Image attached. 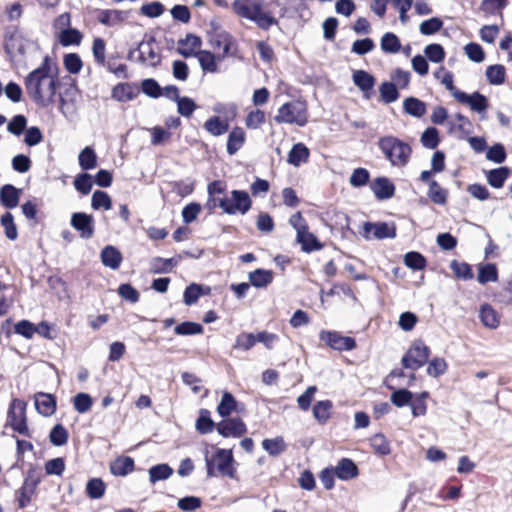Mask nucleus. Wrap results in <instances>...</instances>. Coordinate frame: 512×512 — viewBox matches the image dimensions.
Segmentation results:
<instances>
[{"instance_id":"nucleus-1","label":"nucleus","mask_w":512,"mask_h":512,"mask_svg":"<svg viewBox=\"0 0 512 512\" xmlns=\"http://www.w3.org/2000/svg\"><path fill=\"white\" fill-rule=\"evenodd\" d=\"M59 84L58 66L49 56H45L41 65L28 73L24 79L27 94L41 107H48L54 103Z\"/></svg>"},{"instance_id":"nucleus-2","label":"nucleus","mask_w":512,"mask_h":512,"mask_svg":"<svg viewBox=\"0 0 512 512\" xmlns=\"http://www.w3.org/2000/svg\"><path fill=\"white\" fill-rule=\"evenodd\" d=\"M232 9L237 16L254 22L262 30L278 25L273 12L265 9L262 0H235Z\"/></svg>"},{"instance_id":"nucleus-3","label":"nucleus","mask_w":512,"mask_h":512,"mask_svg":"<svg viewBox=\"0 0 512 512\" xmlns=\"http://www.w3.org/2000/svg\"><path fill=\"white\" fill-rule=\"evenodd\" d=\"M377 145L392 166L404 167L408 164L412 153L408 143L395 136H385L378 140Z\"/></svg>"},{"instance_id":"nucleus-4","label":"nucleus","mask_w":512,"mask_h":512,"mask_svg":"<svg viewBox=\"0 0 512 512\" xmlns=\"http://www.w3.org/2000/svg\"><path fill=\"white\" fill-rule=\"evenodd\" d=\"M289 224L296 231V242L301 245L303 252L311 253L323 248V244L309 231V226L301 212H296L289 218Z\"/></svg>"},{"instance_id":"nucleus-5","label":"nucleus","mask_w":512,"mask_h":512,"mask_svg":"<svg viewBox=\"0 0 512 512\" xmlns=\"http://www.w3.org/2000/svg\"><path fill=\"white\" fill-rule=\"evenodd\" d=\"M274 120L279 124H296L302 127L307 123L306 105L301 101L285 103L278 109Z\"/></svg>"},{"instance_id":"nucleus-6","label":"nucleus","mask_w":512,"mask_h":512,"mask_svg":"<svg viewBox=\"0 0 512 512\" xmlns=\"http://www.w3.org/2000/svg\"><path fill=\"white\" fill-rule=\"evenodd\" d=\"M429 355V347L422 340H415L402 357L401 363L404 368L416 371L427 362Z\"/></svg>"},{"instance_id":"nucleus-7","label":"nucleus","mask_w":512,"mask_h":512,"mask_svg":"<svg viewBox=\"0 0 512 512\" xmlns=\"http://www.w3.org/2000/svg\"><path fill=\"white\" fill-rule=\"evenodd\" d=\"M251 204L249 194L243 190H233L230 197L223 198L219 202L220 208L230 215L246 214L250 210Z\"/></svg>"},{"instance_id":"nucleus-8","label":"nucleus","mask_w":512,"mask_h":512,"mask_svg":"<svg viewBox=\"0 0 512 512\" xmlns=\"http://www.w3.org/2000/svg\"><path fill=\"white\" fill-rule=\"evenodd\" d=\"M139 61L147 66L155 67L161 61V55L154 37L143 40L138 45Z\"/></svg>"},{"instance_id":"nucleus-9","label":"nucleus","mask_w":512,"mask_h":512,"mask_svg":"<svg viewBox=\"0 0 512 512\" xmlns=\"http://www.w3.org/2000/svg\"><path fill=\"white\" fill-rule=\"evenodd\" d=\"M319 336L329 347L338 351H350L356 347L354 338L342 336L338 332L323 330Z\"/></svg>"},{"instance_id":"nucleus-10","label":"nucleus","mask_w":512,"mask_h":512,"mask_svg":"<svg viewBox=\"0 0 512 512\" xmlns=\"http://www.w3.org/2000/svg\"><path fill=\"white\" fill-rule=\"evenodd\" d=\"M25 407L26 405L23 401L14 399L8 412L11 427L20 434H26L28 431L25 418Z\"/></svg>"},{"instance_id":"nucleus-11","label":"nucleus","mask_w":512,"mask_h":512,"mask_svg":"<svg viewBox=\"0 0 512 512\" xmlns=\"http://www.w3.org/2000/svg\"><path fill=\"white\" fill-rule=\"evenodd\" d=\"M71 226L79 232L82 239H90L94 235V218L84 212H75L71 216Z\"/></svg>"},{"instance_id":"nucleus-12","label":"nucleus","mask_w":512,"mask_h":512,"mask_svg":"<svg viewBox=\"0 0 512 512\" xmlns=\"http://www.w3.org/2000/svg\"><path fill=\"white\" fill-rule=\"evenodd\" d=\"M217 471L222 476L230 478L235 477V469L233 467V455L231 450L218 449L212 458Z\"/></svg>"},{"instance_id":"nucleus-13","label":"nucleus","mask_w":512,"mask_h":512,"mask_svg":"<svg viewBox=\"0 0 512 512\" xmlns=\"http://www.w3.org/2000/svg\"><path fill=\"white\" fill-rule=\"evenodd\" d=\"M218 433L223 437H240L246 433V425L240 418L222 420L216 425Z\"/></svg>"},{"instance_id":"nucleus-14","label":"nucleus","mask_w":512,"mask_h":512,"mask_svg":"<svg viewBox=\"0 0 512 512\" xmlns=\"http://www.w3.org/2000/svg\"><path fill=\"white\" fill-rule=\"evenodd\" d=\"M370 234L376 239L394 238L396 236V228L385 222L365 223L364 237L370 239Z\"/></svg>"},{"instance_id":"nucleus-15","label":"nucleus","mask_w":512,"mask_h":512,"mask_svg":"<svg viewBox=\"0 0 512 512\" xmlns=\"http://www.w3.org/2000/svg\"><path fill=\"white\" fill-rule=\"evenodd\" d=\"M456 100L462 104L469 105L470 108L477 113L485 112L488 108L487 98L479 92H474L471 95L461 92L457 94Z\"/></svg>"},{"instance_id":"nucleus-16","label":"nucleus","mask_w":512,"mask_h":512,"mask_svg":"<svg viewBox=\"0 0 512 512\" xmlns=\"http://www.w3.org/2000/svg\"><path fill=\"white\" fill-rule=\"evenodd\" d=\"M202 41L194 34H187L184 39L178 41L177 51L185 58L196 56V49L200 48Z\"/></svg>"},{"instance_id":"nucleus-17","label":"nucleus","mask_w":512,"mask_h":512,"mask_svg":"<svg viewBox=\"0 0 512 512\" xmlns=\"http://www.w3.org/2000/svg\"><path fill=\"white\" fill-rule=\"evenodd\" d=\"M127 17V11L106 9L99 12L97 19L101 24L112 27L121 24Z\"/></svg>"},{"instance_id":"nucleus-18","label":"nucleus","mask_w":512,"mask_h":512,"mask_svg":"<svg viewBox=\"0 0 512 512\" xmlns=\"http://www.w3.org/2000/svg\"><path fill=\"white\" fill-rule=\"evenodd\" d=\"M371 189L379 200L389 199L395 192L393 183L386 177L376 178L371 184Z\"/></svg>"},{"instance_id":"nucleus-19","label":"nucleus","mask_w":512,"mask_h":512,"mask_svg":"<svg viewBox=\"0 0 512 512\" xmlns=\"http://www.w3.org/2000/svg\"><path fill=\"white\" fill-rule=\"evenodd\" d=\"M35 407L43 416H51L56 410V400L51 394L39 392L35 395Z\"/></svg>"},{"instance_id":"nucleus-20","label":"nucleus","mask_w":512,"mask_h":512,"mask_svg":"<svg viewBox=\"0 0 512 512\" xmlns=\"http://www.w3.org/2000/svg\"><path fill=\"white\" fill-rule=\"evenodd\" d=\"M101 261L104 266L109 267L113 270L119 268L122 262V254L121 252L115 248L114 246L108 245L104 247L101 251Z\"/></svg>"},{"instance_id":"nucleus-21","label":"nucleus","mask_w":512,"mask_h":512,"mask_svg":"<svg viewBox=\"0 0 512 512\" xmlns=\"http://www.w3.org/2000/svg\"><path fill=\"white\" fill-rule=\"evenodd\" d=\"M334 474L341 480H349L357 476L358 468L351 459L343 458L335 467Z\"/></svg>"},{"instance_id":"nucleus-22","label":"nucleus","mask_w":512,"mask_h":512,"mask_svg":"<svg viewBox=\"0 0 512 512\" xmlns=\"http://www.w3.org/2000/svg\"><path fill=\"white\" fill-rule=\"evenodd\" d=\"M245 132L241 127H234L227 139V153L229 155L236 154L245 143Z\"/></svg>"},{"instance_id":"nucleus-23","label":"nucleus","mask_w":512,"mask_h":512,"mask_svg":"<svg viewBox=\"0 0 512 512\" xmlns=\"http://www.w3.org/2000/svg\"><path fill=\"white\" fill-rule=\"evenodd\" d=\"M20 190L11 184H6L0 189V202L8 209L15 208L19 203Z\"/></svg>"},{"instance_id":"nucleus-24","label":"nucleus","mask_w":512,"mask_h":512,"mask_svg":"<svg viewBox=\"0 0 512 512\" xmlns=\"http://www.w3.org/2000/svg\"><path fill=\"white\" fill-rule=\"evenodd\" d=\"M309 149L303 143L294 144L288 154V163L299 167L302 163H306L309 159Z\"/></svg>"},{"instance_id":"nucleus-25","label":"nucleus","mask_w":512,"mask_h":512,"mask_svg":"<svg viewBox=\"0 0 512 512\" xmlns=\"http://www.w3.org/2000/svg\"><path fill=\"white\" fill-rule=\"evenodd\" d=\"M273 278V271L265 269H256L255 271L250 272L248 275L250 284L256 288H266L269 284L272 283Z\"/></svg>"},{"instance_id":"nucleus-26","label":"nucleus","mask_w":512,"mask_h":512,"mask_svg":"<svg viewBox=\"0 0 512 512\" xmlns=\"http://www.w3.org/2000/svg\"><path fill=\"white\" fill-rule=\"evenodd\" d=\"M403 110L406 114L421 118L427 112L426 104L415 97H407L403 101Z\"/></svg>"},{"instance_id":"nucleus-27","label":"nucleus","mask_w":512,"mask_h":512,"mask_svg":"<svg viewBox=\"0 0 512 512\" xmlns=\"http://www.w3.org/2000/svg\"><path fill=\"white\" fill-rule=\"evenodd\" d=\"M38 480L31 479V471L28 474V477L25 479L23 486L19 490L18 504L20 508H25L31 501V495L34 493V490L38 484Z\"/></svg>"},{"instance_id":"nucleus-28","label":"nucleus","mask_w":512,"mask_h":512,"mask_svg":"<svg viewBox=\"0 0 512 512\" xmlns=\"http://www.w3.org/2000/svg\"><path fill=\"white\" fill-rule=\"evenodd\" d=\"M479 317L483 325L488 328L495 329L499 326V314L489 304H484L481 306Z\"/></svg>"},{"instance_id":"nucleus-29","label":"nucleus","mask_w":512,"mask_h":512,"mask_svg":"<svg viewBox=\"0 0 512 512\" xmlns=\"http://www.w3.org/2000/svg\"><path fill=\"white\" fill-rule=\"evenodd\" d=\"M204 129L212 136H221L229 129V123L226 120H221L218 116L210 117L204 123Z\"/></svg>"},{"instance_id":"nucleus-30","label":"nucleus","mask_w":512,"mask_h":512,"mask_svg":"<svg viewBox=\"0 0 512 512\" xmlns=\"http://www.w3.org/2000/svg\"><path fill=\"white\" fill-rule=\"evenodd\" d=\"M134 469V460L130 457H120L110 465L111 473L115 476H125Z\"/></svg>"},{"instance_id":"nucleus-31","label":"nucleus","mask_w":512,"mask_h":512,"mask_svg":"<svg viewBox=\"0 0 512 512\" xmlns=\"http://www.w3.org/2000/svg\"><path fill=\"white\" fill-rule=\"evenodd\" d=\"M427 195L433 203L445 205L447 202L448 191L442 188L437 181L431 180L429 182Z\"/></svg>"},{"instance_id":"nucleus-32","label":"nucleus","mask_w":512,"mask_h":512,"mask_svg":"<svg viewBox=\"0 0 512 512\" xmlns=\"http://www.w3.org/2000/svg\"><path fill=\"white\" fill-rule=\"evenodd\" d=\"M332 407L333 404L330 400L318 401L313 406V416L319 423L324 424L330 418Z\"/></svg>"},{"instance_id":"nucleus-33","label":"nucleus","mask_w":512,"mask_h":512,"mask_svg":"<svg viewBox=\"0 0 512 512\" xmlns=\"http://www.w3.org/2000/svg\"><path fill=\"white\" fill-rule=\"evenodd\" d=\"M498 280V271L495 264L488 263L478 268L477 281L480 284L496 282Z\"/></svg>"},{"instance_id":"nucleus-34","label":"nucleus","mask_w":512,"mask_h":512,"mask_svg":"<svg viewBox=\"0 0 512 512\" xmlns=\"http://www.w3.org/2000/svg\"><path fill=\"white\" fill-rule=\"evenodd\" d=\"M195 427L200 434H208L213 431L215 423L211 419L209 410L200 409Z\"/></svg>"},{"instance_id":"nucleus-35","label":"nucleus","mask_w":512,"mask_h":512,"mask_svg":"<svg viewBox=\"0 0 512 512\" xmlns=\"http://www.w3.org/2000/svg\"><path fill=\"white\" fill-rule=\"evenodd\" d=\"M173 474V469L168 464H157L149 469V480L152 484L166 480Z\"/></svg>"},{"instance_id":"nucleus-36","label":"nucleus","mask_w":512,"mask_h":512,"mask_svg":"<svg viewBox=\"0 0 512 512\" xmlns=\"http://www.w3.org/2000/svg\"><path fill=\"white\" fill-rule=\"evenodd\" d=\"M507 167L492 169L487 173V181L494 188H501L509 176Z\"/></svg>"},{"instance_id":"nucleus-37","label":"nucleus","mask_w":512,"mask_h":512,"mask_svg":"<svg viewBox=\"0 0 512 512\" xmlns=\"http://www.w3.org/2000/svg\"><path fill=\"white\" fill-rule=\"evenodd\" d=\"M203 71L214 73L217 71L216 57L213 53L201 50L196 56Z\"/></svg>"},{"instance_id":"nucleus-38","label":"nucleus","mask_w":512,"mask_h":512,"mask_svg":"<svg viewBox=\"0 0 512 512\" xmlns=\"http://www.w3.org/2000/svg\"><path fill=\"white\" fill-rule=\"evenodd\" d=\"M257 343V334L242 332L237 335L233 345L234 350L248 351Z\"/></svg>"},{"instance_id":"nucleus-39","label":"nucleus","mask_w":512,"mask_h":512,"mask_svg":"<svg viewBox=\"0 0 512 512\" xmlns=\"http://www.w3.org/2000/svg\"><path fill=\"white\" fill-rule=\"evenodd\" d=\"M380 46L382 51L391 54L398 53L401 49L399 38L392 32H387L382 36Z\"/></svg>"},{"instance_id":"nucleus-40","label":"nucleus","mask_w":512,"mask_h":512,"mask_svg":"<svg viewBox=\"0 0 512 512\" xmlns=\"http://www.w3.org/2000/svg\"><path fill=\"white\" fill-rule=\"evenodd\" d=\"M379 93L385 104L395 102L400 96L397 86L393 82H383L379 87Z\"/></svg>"},{"instance_id":"nucleus-41","label":"nucleus","mask_w":512,"mask_h":512,"mask_svg":"<svg viewBox=\"0 0 512 512\" xmlns=\"http://www.w3.org/2000/svg\"><path fill=\"white\" fill-rule=\"evenodd\" d=\"M354 84L362 91H369L375 84L374 77L366 71L358 70L353 74Z\"/></svg>"},{"instance_id":"nucleus-42","label":"nucleus","mask_w":512,"mask_h":512,"mask_svg":"<svg viewBox=\"0 0 512 512\" xmlns=\"http://www.w3.org/2000/svg\"><path fill=\"white\" fill-rule=\"evenodd\" d=\"M236 405L234 396L229 392H224L217 406V412L221 417H227L236 409Z\"/></svg>"},{"instance_id":"nucleus-43","label":"nucleus","mask_w":512,"mask_h":512,"mask_svg":"<svg viewBox=\"0 0 512 512\" xmlns=\"http://www.w3.org/2000/svg\"><path fill=\"white\" fill-rule=\"evenodd\" d=\"M262 447L271 456H278L286 450V444L282 437L264 439Z\"/></svg>"},{"instance_id":"nucleus-44","label":"nucleus","mask_w":512,"mask_h":512,"mask_svg":"<svg viewBox=\"0 0 512 512\" xmlns=\"http://www.w3.org/2000/svg\"><path fill=\"white\" fill-rule=\"evenodd\" d=\"M78 160L83 170H91L97 166V155L91 147H85L80 152Z\"/></svg>"},{"instance_id":"nucleus-45","label":"nucleus","mask_w":512,"mask_h":512,"mask_svg":"<svg viewBox=\"0 0 512 512\" xmlns=\"http://www.w3.org/2000/svg\"><path fill=\"white\" fill-rule=\"evenodd\" d=\"M486 77L490 84L501 85L505 82V68L496 64L488 66L486 69Z\"/></svg>"},{"instance_id":"nucleus-46","label":"nucleus","mask_w":512,"mask_h":512,"mask_svg":"<svg viewBox=\"0 0 512 512\" xmlns=\"http://www.w3.org/2000/svg\"><path fill=\"white\" fill-rule=\"evenodd\" d=\"M370 445L374 451L381 456H386L391 452L390 444L383 434H375L372 436L370 438Z\"/></svg>"},{"instance_id":"nucleus-47","label":"nucleus","mask_w":512,"mask_h":512,"mask_svg":"<svg viewBox=\"0 0 512 512\" xmlns=\"http://www.w3.org/2000/svg\"><path fill=\"white\" fill-rule=\"evenodd\" d=\"M92 404V397L87 393H78L73 398L74 409L80 414L88 412L91 409Z\"/></svg>"},{"instance_id":"nucleus-48","label":"nucleus","mask_w":512,"mask_h":512,"mask_svg":"<svg viewBox=\"0 0 512 512\" xmlns=\"http://www.w3.org/2000/svg\"><path fill=\"white\" fill-rule=\"evenodd\" d=\"M450 268L452 269L455 276L459 279L471 280L473 278L471 266L465 262L452 260L450 263Z\"/></svg>"},{"instance_id":"nucleus-49","label":"nucleus","mask_w":512,"mask_h":512,"mask_svg":"<svg viewBox=\"0 0 512 512\" xmlns=\"http://www.w3.org/2000/svg\"><path fill=\"white\" fill-rule=\"evenodd\" d=\"M91 206L95 210H98L100 208H103L104 210H109L112 206L111 198L106 192L97 190L92 195Z\"/></svg>"},{"instance_id":"nucleus-50","label":"nucleus","mask_w":512,"mask_h":512,"mask_svg":"<svg viewBox=\"0 0 512 512\" xmlns=\"http://www.w3.org/2000/svg\"><path fill=\"white\" fill-rule=\"evenodd\" d=\"M421 143L425 148L435 149L439 144V133L434 127L427 128L421 135Z\"/></svg>"},{"instance_id":"nucleus-51","label":"nucleus","mask_w":512,"mask_h":512,"mask_svg":"<svg viewBox=\"0 0 512 512\" xmlns=\"http://www.w3.org/2000/svg\"><path fill=\"white\" fill-rule=\"evenodd\" d=\"M50 442L55 446H62L68 441V432L61 424L55 425L49 434Z\"/></svg>"},{"instance_id":"nucleus-52","label":"nucleus","mask_w":512,"mask_h":512,"mask_svg":"<svg viewBox=\"0 0 512 512\" xmlns=\"http://www.w3.org/2000/svg\"><path fill=\"white\" fill-rule=\"evenodd\" d=\"M87 495L92 499H99L104 495L105 484L99 478H93L88 481L86 486Z\"/></svg>"},{"instance_id":"nucleus-53","label":"nucleus","mask_w":512,"mask_h":512,"mask_svg":"<svg viewBox=\"0 0 512 512\" xmlns=\"http://www.w3.org/2000/svg\"><path fill=\"white\" fill-rule=\"evenodd\" d=\"M265 121L266 115L264 111L256 109L248 113L245 119V125L249 129H258L265 123Z\"/></svg>"},{"instance_id":"nucleus-54","label":"nucleus","mask_w":512,"mask_h":512,"mask_svg":"<svg viewBox=\"0 0 512 512\" xmlns=\"http://www.w3.org/2000/svg\"><path fill=\"white\" fill-rule=\"evenodd\" d=\"M174 331L177 335H196L203 332V327L199 323L187 321L177 325Z\"/></svg>"},{"instance_id":"nucleus-55","label":"nucleus","mask_w":512,"mask_h":512,"mask_svg":"<svg viewBox=\"0 0 512 512\" xmlns=\"http://www.w3.org/2000/svg\"><path fill=\"white\" fill-rule=\"evenodd\" d=\"M203 294V287L192 283L186 287L183 294V301L186 305H192L196 303L199 297Z\"/></svg>"},{"instance_id":"nucleus-56","label":"nucleus","mask_w":512,"mask_h":512,"mask_svg":"<svg viewBox=\"0 0 512 512\" xmlns=\"http://www.w3.org/2000/svg\"><path fill=\"white\" fill-rule=\"evenodd\" d=\"M508 0H483L480 10L485 15H495L507 5Z\"/></svg>"},{"instance_id":"nucleus-57","label":"nucleus","mask_w":512,"mask_h":512,"mask_svg":"<svg viewBox=\"0 0 512 512\" xmlns=\"http://www.w3.org/2000/svg\"><path fill=\"white\" fill-rule=\"evenodd\" d=\"M442 26V20L440 18L433 17L423 21L419 26V30L423 35H432L440 31Z\"/></svg>"},{"instance_id":"nucleus-58","label":"nucleus","mask_w":512,"mask_h":512,"mask_svg":"<svg viewBox=\"0 0 512 512\" xmlns=\"http://www.w3.org/2000/svg\"><path fill=\"white\" fill-rule=\"evenodd\" d=\"M141 89L144 94L151 98H158L162 96V88L158 82L152 78H148L142 81Z\"/></svg>"},{"instance_id":"nucleus-59","label":"nucleus","mask_w":512,"mask_h":512,"mask_svg":"<svg viewBox=\"0 0 512 512\" xmlns=\"http://www.w3.org/2000/svg\"><path fill=\"white\" fill-rule=\"evenodd\" d=\"M82 39L81 33L76 29H65L60 33V43L63 46L78 45Z\"/></svg>"},{"instance_id":"nucleus-60","label":"nucleus","mask_w":512,"mask_h":512,"mask_svg":"<svg viewBox=\"0 0 512 512\" xmlns=\"http://www.w3.org/2000/svg\"><path fill=\"white\" fill-rule=\"evenodd\" d=\"M1 224L5 229V235L10 240H15L18 236L17 228L14 224L13 215L6 212L1 216Z\"/></svg>"},{"instance_id":"nucleus-61","label":"nucleus","mask_w":512,"mask_h":512,"mask_svg":"<svg viewBox=\"0 0 512 512\" xmlns=\"http://www.w3.org/2000/svg\"><path fill=\"white\" fill-rule=\"evenodd\" d=\"M425 56L434 63H440L445 58V52L440 44H429L424 49Z\"/></svg>"},{"instance_id":"nucleus-62","label":"nucleus","mask_w":512,"mask_h":512,"mask_svg":"<svg viewBox=\"0 0 512 512\" xmlns=\"http://www.w3.org/2000/svg\"><path fill=\"white\" fill-rule=\"evenodd\" d=\"M83 66L82 60L76 53H69L64 57V67L71 74H77Z\"/></svg>"},{"instance_id":"nucleus-63","label":"nucleus","mask_w":512,"mask_h":512,"mask_svg":"<svg viewBox=\"0 0 512 512\" xmlns=\"http://www.w3.org/2000/svg\"><path fill=\"white\" fill-rule=\"evenodd\" d=\"M75 189L83 195L90 193L92 189L91 175L87 173L79 174L74 180Z\"/></svg>"},{"instance_id":"nucleus-64","label":"nucleus","mask_w":512,"mask_h":512,"mask_svg":"<svg viewBox=\"0 0 512 512\" xmlns=\"http://www.w3.org/2000/svg\"><path fill=\"white\" fill-rule=\"evenodd\" d=\"M405 265L415 270H421L426 265L425 258L418 252H408L404 257Z\"/></svg>"}]
</instances>
